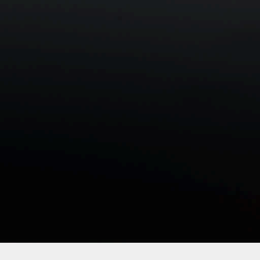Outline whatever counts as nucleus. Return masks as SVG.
<instances>
[{
  "mask_svg": "<svg viewBox=\"0 0 260 260\" xmlns=\"http://www.w3.org/2000/svg\"><path fill=\"white\" fill-rule=\"evenodd\" d=\"M49 180H50V179L48 176H45V181H49Z\"/></svg>",
  "mask_w": 260,
  "mask_h": 260,
  "instance_id": "f257e3e1",
  "label": "nucleus"
},
{
  "mask_svg": "<svg viewBox=\"0 0 260 260\" xmlns=\"http://www.w3.org/2000/svg\"><path fill=\"white\" fill-rule=\"evenodd\" d=\"M17 179H18V177L15 176V177H14V178H13V181H17Z\"/></svg>",
  "mask_w": 260,
  "mask_h": 260,
  "instance_id": "f03ea898",
  "label": "nucleus"
}]
</instances>
